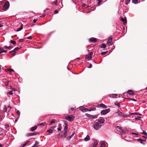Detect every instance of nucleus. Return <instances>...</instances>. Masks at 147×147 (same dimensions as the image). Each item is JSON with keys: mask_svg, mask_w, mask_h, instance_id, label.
<instances>
[{"mask_svg": "<svg viewBox=\"0 0 147 147\" xmlns=\"http://www.w3.org/2000/svg\"><path fill=\"white\" fill-rule=\"evenodd\" d=\"M116 113L118 114V115L119 116L122 117V116L123 114V113L121 112L119 110H118L116 112Z\"/></svg>", "mask_w": 147, "mask_h": 147, "instance_id": "nucleus-12", "label": "nucleus"}, {"mask_svg": "<svg viewBox=\"0 0 147 147\" xmlns=\"http://www.w3.org/2000/svg\"><path fill=\"white\" fill-rule=\"evenodd\" d=\"M129 115H128L127 114H125V115H122V117H123V118H125V117H129Z\"/></svg>", "mask_w": 147, "mask_h": 147, "instance_id": "nucleus-33", "label": "nucleus"}, {"mask_svg": "<svg viewBox=\"0 0 147 147\" xmlns=\"http://www.w3.org/2000/svg\"><path fill=\"white\" fill-rule=\"evenodd\" d=\"M22 29H23V25H21L20 27V28H18V29H17V30H16V31L17 32L20 31Z\"/></svg>", "mask_w": 147, "mask_h": 147, "instance_id": "nucleus-21", "label": "nucleus"}, {"mask_svg": "<svg viewBox=\"0 0 147 147\" xmlns=\"http://www.w3.org/2000/svg\"><path fill=\"white\" fill-rule=\"evenodd\" d=\"M140 117H137V118H136V120H140Z\"/></svg>", "mask_w": 147, "mask_h": 147, "instance_id": "nucleus-55", "label": "nucleus"}, {"mask_svg": "<svg viewBox=\"0 0 147 147\" xmlns=\"http://www.w3.org/2000/svg\"><path fill=\"white\" fill-rule=\"evenodd\" d=\"M107 44L109 45H112V38H109L107 42Z\"/></svg>", "mask_w": 147, "mask_h": 147, "instance_id": "nucleus-7", "label": "nucleus"}, {"mask_svg": "<svg viewBox=\"0 0 147 147\" xmlns=\"http://www.w3.org/2000/svg\"><path fill=\"white\" fill-rule=\"evenodd\" d=\"M129 114H130L131 115H137V114H138V115H141V114H138L137 113H129Z\"/></svg>", "mask_w": 147, "mask_h": 147, "instance_id": "nucleus-39", "label": "nucleus"}, {"mask_svg": "<svg viewBox=\"0 0 147 147\" xmlns=\"http://www.w3.org/2000/svg\"><path fill=\"white\" fill-rule=\"evenodd\" d=\"M86 58L88 60H90L92 58V57L90 55H88L86 57Z\"/></svg>", "mask_w": 147, "mask_h": 147, "instance_id": "nucleus-32", "label": "nucleus"}, {"mask_svg": "<svg viewBox=\"0 0 147 147\" xmlns=\"http://www.w3.org/2000/svg\"><path fill=\"white\" fill-rule=\"evenodd\" d=\"M96 108L95 107H93V108H92L90 110V111H91L92 110V111H95L96 110Z\"/></svg>", "mask_w": 147, "mask_h": 147, "instance_id": "nucleus-47", "label": "nucleus"}, {"mask_svg": "<svg viewBox=\"0 0 147 147\" xmlns=\"http://www.w3.org/2000/svg\"><path fill=\"white\" fill-rule=\"evenodd\" d=\"M127 93L131 95H134V92L131 90H129L127 91Z\"/></svg>", "mask_w": 147, "mask_h": 147, "instance_id": "nucleus-8", "label": "nucleus"}, {"mask_svg": "<svg viewBox=\"0 0 147 147\" xmlns=\"http://www.w3.org/2000/svg\"><path fill=\"white\" fill-rule=\"evenodd\" d=\"M105 120L102 117H101L99 120L98 121V122H99L101 124H103L104 123Z\"/></svg>", "mask_w": 147, "mask_h": 147, "instance_id": "nucleus-11", "label": "nucleus"}, {"mask_svg": "<svg viewBox=\"0 0 147 147\" xmlns=\"http://www.w3.org/2000/svg\"><path fill=\"white\" fill-rule=\"evenodd\" d=\"M30 142V141L29 140H28L26 141L24 144H25V145H26L27 144L29 143Z\"/></svg>", "mask_w": 147, "mask_h": 147, "instance_id": "nucleus-38", "label": "nucleus"}, {"mask_svg": "<svg viewBox=\"0 0 147 147\" xmlns=\"http://www.w3.org/2000/svg\"><path fill=\"white\" fill-rule=\"evenodd\" d=\"M27 38L28 39H31L32 38V37L31 36H30L27 37Z\"/></svg>", "mask_w": 147, "mask_h": 147, "instance_id": "nucleus-60", "label": "nucleus"}, {"mask_svg": "<svg viewBox=\"0 0 147 147\" xmlns=\"http://www.w3.org/2000/svg\"><path fill=\"white\" fill-rule=\"evenodd\" d=\"M7 52V51L6 50H3V49L0 47V54L2 53H6Z\"/></svg>", "mask_w": 147, "mask_h": 147, "instance_id": "nucleus-13", "label": "nucleus"}, {"mask_svg": "<svg viewBox=\"0 0 147 147\" xmlns=\"http://www.w3.org/2000/svg\"><path fill=\"white\" fill-rule=\"evenodd\" d=\"M68 128V127L67 125H66L64 128V131H67Z\"/></svg>", "mask_w": 147, "mask_h": 147, "instance_id": "nucleus-42", "label": "nucleus"}, {"mask_svg": "<svg viewBox=\"0 0 147 147\" xmlns=\"http://www.w3.org/2000/svg\"><path fill=\"white\" fill-rule=\"evenodd\" d=\"M98 141H95L94 143L92 144L91 147H97Z\"/></svg>", "mask_w": 147, "mask_h": 147, "instance_id": "nucleus-10", "label": "nucleus"}, {"mask_svg": "<svg viewBox=\"0 0 147 147\" xmlns=\"http://www.w3.org/2000/svg\"><path fill=\"white\" fill-rule=\"evenodd\" d=\"M47 132H49L50 134H52L53 133V129H49L47 131Z\"/></svg>", "mask_w": 147, "mask_h": 147, "instance_id": "nucleus-22", "label": "nucleus"}, {"mask_svg": "<svg viewBox=\"0 0 147 147\" xmlns=\"http://www.w3.org/2000/svg\"><path fill=\"white\" fill-rule=\"evenodd\" d=\"M7 110V109L5 106H4L3 107V111L4 112H6Z\"/></svg>", "mask_w": 147, "mask_h": 147, "instance_id": "nucleus-29", "label": "nucleus"}, {"mask_svg": "<svg viewBox=\"0 0 147 147\" xmlns=\"http://www.w3.org/2000/svg\"><path fill=\"white\" fill-rule=\"evenodd\" d=\"M90 140V137L88 135H87L84 138V140L85 141H88Z\"/></svg>", "mask_w": 147, "mask_h": 147, "instance_id": "nucleus-16", "label": "nucleus"}, {"mask_svg": "<svg viewBox=\"0 0 147 147\" xmlns=\"http://www.w3.org/2000/svg\"><path fill=\"white\" fill-rule=\"evenodd\" d=\"M142 134H144L145 135H147V133L146 131H143L142 132Z\"/></svg>", "mask_w": 147, "mask_h": 147, "instance_id": "nucleus-48", "label": "nucleus"}, {"mask_svg": "<svg viewBox=\"0 0 147 147\" xmlns=\"http://www.w3.org/2000/svg\"><path fill=\"white\" fill-rule=\"evenodd\" d=\"M36 134L34 133H31L27 134L28 136H31L35 135Z\"/></svg>", "mask_w": 147, "mask_h": 147, "instance_id": "nucleus-26", "label": "nucleus"}, {"mask_svg": "<svg viewBox=\"0 0 147 147\" xmlns=\"http://www.w3.org/2000/svg\"><path fill=\"white\" fill-rule=\"evenodd\" d=\"M87 116L88 117L90 118L94 119L96 118L98 116V115H91L88 114Z\"/></svg>", "mask_w": 147, "mask_h": 147, "instance_id": "nucleus-6", "label": "nucleus"}, {"mask_svg": "<svg viewBox=\"0 0 147 147\" xmlns=\"http://www.w3.org/2000/svg\"><path fill=\"white\" fill-rule=\"evenodd\" d=\"M99 106L103 108H105L107 107V106L104 104H101L99 105Z\"/></svg>", "mask_w": 147, "mask_h": 147, "instance_id": "nucleus-17", "label": "nucleus"}, {"mask_svg": "<svg viewBox=\"0 0 147 147\" xmlns=\"http://www.w3.org/2000/svg\"><path fill=\"white\" fill-rule=\"evenodd\" d=\"M70 110H71V111H74V109L73 108H70Z\"/></svg>", "mask_w": 147, "mask_h": 147, "instance_id": "nucleus-56", "label": "nucleus"}, {"mask_svg": "<svg viewBox=\"0 0 147 147\" xmlns=\"http://www.w3.org/2000/svg\"><path fill=\"white\" fill-rule=\"evenodd\" d=\"M37 126L36 125H35L34 126L31 128L30 130L31 131H33L35 130H36L37 129Z\"/></svg>", "mask_w": 147, "mask_h": 147, "instance_id": "nucleus-14", "label": "nucleus"}, {"mask_svg": "<svg viewBox=\"0 0 147 147\" xmlns=\"http://www.w3.org/2000/svg\"><path fill=\"white\" fill-rule=\"evenodd\" d=\"M137 140L138 141H142V142H145V141H146V140H142V139H141L140 138L137 139Z\"/></svg>", "mask_w": 147, "mask_h": 147, "instance_id": "nucleus-40", "label": "nucleus"}, {"mask_svg": "<svg viewBox=\"0 0 147 147\" xmlns=\"http://www.w3.org/2000/svg\"><path fill=\"white\" fill-rule=\"evenodd\" d=\"M74 134L73 133L72 134H71L70 136H68L66 138L67 140H70L71 138L74 136Z\"/></svg>", "mask_w": 147, "mask_h": 147, "instance_id": "nucleus-15", "label": "nucleus"}, {"mask_svg": "<svg viewBox=\"0 0 147 147\" xmlns=\"http://www.w3.org/2000/svg\"><path fill=\"white\" fill-rule=\"evenodd\" d=\"M80 110H81L83 112H87L88 111V109L86 108H85L83 109H81V108H80Z\"/></svg>", "mask_w": 147, "mask_h": 147, "instance_id": "nucleus-19", "label": "nucleus"}, {"mask_svg": "<svg viewBox=\"0 0 147 147\" xmlns=\"http://www.w3.org/2000/svg\"><path fill=\"white\" fill-rule=\"evenodd\" d=\"M39 143L38 142L35 141V143L34 144V145L32 147H35V146H37L38 145Z\"/></svg>", "mask_w": 147, "mask_h": 147, "instance_id": "nucleus-20", "label": "nucleus"}, {"mask_svg": "<svg viewBox=\"0 0 147 147\" xmlns=\"http://www.w3.org/2000/svg\"><path fill=\"white\" fill-rule=\"evenodd\" d=\"M9 81H7V82H5V86H7L8 85Z\"/></svg>", "mask_w": 147, "mask_h": 147, "instance_id": "nucleus-44", "label": "nucleus"}, {"mask_svg": "<svg viewBox=\"0 0 147 147\" xmlns=\"http://www.w3.org/2000/svg\"><path fill=\"white\" fill-rule=\"evenodd\" d=\"M7 70L9 72H14V70L12 69H7Z\"/></svg>", "mask_w": 147, "mask_h": 147, "instance_id": "nucleus-31", "label": "nucleus"}, {"mask_svg": "<svg viewBox=\"0 0 147 147\" xmlns=\"http://www.w3.org/2000/svg\"><path fill=\"white\" fill-rule=\"evenodd\" d=\"M57 0H56L55 1L53 2L52 3L53 5H57Z\"/></svg>", "mask_w": 147, "mask_h": 147, "instance_id": "nucleus-43", "label": "nucleus"}, {"mask_svg": "<svg viewBox=\"0 0 147 147\" xmlns=\"http://www.w3.org/2000/svg\"><path fill=\"white\" fill-rule=\"evenodd\" d=\"M19 49L20 48L19 47H16L13 50L16 52L17 51L19 50Z\"/></svg>", "mask_w": 147, "mask_h": 147, "instance_id": "nucleus-36", "label": "nucleus"}, {"mask_svg": "<svg viewBox=\"0 0 147 147\" xmlns=\"http://www.w3.org/2000/svg\"><path fill=\"white\" fill-rule=\"evenodd\" d=\"M26 145H25V144H23L21 145L20 146V147H24Z\"/></svg>", "mask_w": 147, "mask_h": 147, "instance_id": "nucleus-57", "label": "nucleus"}, {"mask_svg": "<svg viewBox=\"0 0 147 147\" xmlns=\"http://www.w3.org/2000/svg\"><path fill=\"white\" fill-rule=\"evenodd\" d=\"M45 124V123H39L38 124V126L39 125H43L44 126Z\"/></svg>", "mask_w": 147, "mask_h": 147, "instance_id": "nucleus-37", "label": "nucleus"}, {"mask_svg": "<svg viewBox=\"0 0 147 147\" xmlns=\"http://www.w3.org/2000/svg\"><path fill=\"white\" fill-rule=\"evenodd\" d=\"M62 129L61 125L60 123L58 124V127L57 128V129L59 131H60Z\"/></svg>", "mask_w": 147, "mask_h": 147, "instance_id": "nucleus-18", "label": "nucleus"}, {"mask_svg": "<svg viewBox=\"0 0 147 147\" xmlns=\"http://www.w3.org/2000/svg\"><path fill=\"white\" fill-rule=\"evenodd\" d=\"M96 40V38H91L89 39V41L90 42H94Z\"/></svg>", "mask_w": 147, "mask_h": 147, "instance_id": "nucleus-9", "label": "nucleus"}, {"mask_svg": "<svg viewBox=\"0 0 147 147\" xmlns=\"http://www.w3.org/2000/svg\"><path fill=\"white\" fill-rule=\"evenodd\" d=\"M121 21L124 24H126V20H125L123 18H121Z\"/></svg>", "mask_w": 147, "mask_h": 147, "instance_id": "nucleus-24", "label": "nucleus"}, {"mask_svg": "<svg viewBox=\"0 0 147 147\" xmlns=\"http://www.w3.org/2000/svg\"><path fill=\"white\" fill-rule=\"evenodd\" d=\"M16 53V52L13 50L10 52V54L12 55H13Z\"/></svg>", "mask_w": 147, "mask_h": 147, "instance_id": "nucleus-25", "label": "nucleus"}, {"mask_svg": "<svg viewBox=\"0 0 147 147\" xmlns=\"http://www.w3.org/2000/svg\"><path fill=\"white\" fill-rule=\"evenodd\" d=\"M93 54V53L92 52H91L90 53L89 55L90 56H91V55H92Z\"/></svg>", "mask_w": 147, "mask_h": 147, "instance_id": "nucleus-61", "label": "nucleus"}, {"mask_svg": "<svg viewBox=\"0 0 147 147\" xmlns=\"http://www.w3.org/2000/svg\"><path fill=\"white\" fill-rule=\"evenodd\" d=\"M106 45L105 44H103L100 46V48H105L106 47Z\"/></svg>", "mask_w": 147, "mask_h": 147, "instance_id": "nucleus-28", "label": "nucleus"}, {"mask_svg": "<svg viewBox=\"0 0 147 147\" xmlns=\"http://www.w3.org/2000/svg\"><path fill=\"white\" fill-rule=\"evenodd\" d=\"M54 13H58V11H57V10H55L54 11Z\"/></svg>", "mask_w": 147, "mask_h": 147, "instance_id": "nucleus-59", "label": "nucleus"}, {"mask_svg": "<svg viewBox=\"0 0 147 147\" xmlns=\"http://www.w3.org/2000/svg\"><path fill=\"white\" fill-rule=\"evenodd\" d=\"M16 113L19 116V115H20V111L18 110H17V111H16Z\"/></svg>", "mask_w": 147, "mask_h": 147, "instance_id": "nucleus-50", "label": "nucleus"}, {"mask_svg": "<svg viewBox=\"0 0 147 147\" xmlns=\"http://www.w3.org/2000/svg\"><path fill=\"white\" fill-rule=\"evenodd\" d=\"M112 95L113 96H112V98H115L117 96V94H112Z\"/></svg>", "mask_w": 147, "mask_h": 147, "instance_id": "nucleus-46", "label": "nucleus"}, {"mask_svg": "<svg viewBox=\"0 0 147 147\" xmlns=\"http://www.w3.org/2000/svg\"><path fill=\"white\" fill-rule=\"evenodd\" d=\"M4 47L6 49H9L11 48L12 47L11 46H9V47H7V46H5Z\"/></svg>", "mask_w": 147, "mask_h": 147, "instance_id": "nucleus-30", "label": "nucleus"}, {"mask_svg": "<svg viewBox=\"0 0 147 147\" xmlns=\"http://www.w3.org/2000/svg\"><path fill=\"white\" fill-rule=\"evenodd\" d=\"M92 65L91 64H90L89 67H88V68H91L92 67Z\"/></svg>", "mask_w": 147, "mask_h": 147, "instance_id": "nucleus-62", "label": "nucleus"}, {"mask_svg": "<svg viewBox=\"0 0 147 147\" xmlns=\"http://www.w3.org/2000/svg\"><path fill=\"white\" fill-rule=\"evenodd\" d=\"M9 94L10 95H12L13 94L12 91H10L9 92Z\"/></svg>", "mask_w": 147, "mask_h": 147, "instance_id": "nucleus-53", "label": "nucleus"}, {"mask_svg": "<svg viewBox=\"0 0 147 147\" xmlns=\"http://www.w3.org/2000/svg\"><path fill=\"white\" fill-rule=\"evenodd\" d=\"M110 111V109H107L101 111L100 112V113L102 115H105L109 112Z\"/></svg>", "mask_w": 147, "mask_h": 147, "instance_id": "nucleus-5", "label": "nucleus"}, {"mask_svg": "<svg viewBox=\"0 0 147 147\" xmlns=\"http://www.w3.org/2000/svg\"><path fill=\"white\" fill-rule=\"evenodd\" d=\"M65 118L66 120L70 122H72L74 120L75 117L73 115H71L65 116Z\"/></svg>", "mask_w": 147, "mask_h": 147, "instance_id": "nucleus-1", "label": "nucleus"}, {"mask_svg": "<svg viewBox=\"0 0 147 147\" xmlns=\"http://www.w3.org/2000/svg\"><path fill=\"white\" fill-rule=\"evenodd\" d=\"M130 1V0H127L125 4L127 5L129 3Z\"/></svg>", "mask_w": 147, "mask_h": 147, "instance_id": "nucleus-49", "label": "nucleus"}, {"mask_svg": "<svg viewBox=\"0 0 147 147\" xmlns=\"http://www.w3.org/2000/svg\"><path fill=\"white\" fill-rule=\"evenodd\" d=\"M115 105H117L118 107H120V104L119 103H118L117 104H115Z\"/></svg>", "mask_w": 147, "mask_h": 147, "instance_id": "nucleus-64", "label": "nucleus"}, {"mask_svg": "<svg viewBox=\"0 0 147 147\" xmlns=\"http://www.w3.org/2000/svg\"><path fill=\"white\" fill-rule=\"evenodd\" d=\"M101 125H100L98 123H94V129L96 130H98L99 129Z\"/></svg>", "mask_w": 147, "mask_h": 147, "instance_id": "nucleus-3", "label": "nucleus"}, {"mask_svg": "<svg viewBox=\"0 0 147 147\" xmlns=\"http://www.w3.org/2000/svg\"><path fill=\"white\" fill-rule=\"evenodd\" d=\"M9 3L8 2H6L4 6H3V9L4 11L6 10L9 8Z\"/></svg>", "mask_w": 147, "mask_h": 147, "instance_id": "nucleus-2", "label": "nucleus"}, {"mask_svg": "<svg viewBox=\"0 0 147 147\" xmlns=\"http://www.w3.org/2000/svg\"><path fill=\"white\" fill-rule=\"evenodd\" d=\"M4 1H2L0 2V8L2 7L3 6L2 5H3V4H4Z\"/></svg>", "mask_w": 147, "mask_h": 147, "instance_id": "nucleus-27", "label": "nucleus"}, {"mask_svg": "<svg viewBox=\"0 0 147 147\" xmlns=\"http://www.w3.org/2000/svg\"><path fill=\"white\" fill-rule=\"evenodd\" d=\"M67 131H64V137H66L67 136Z\"/></svg>", "mask_w": 147, "mask_h": 147, "instance_id": "nucleus-45", "label": "nucleus"}, {"mask_svg": "<svg viewBox=\"0 0 147 147\" xmlns=\"http://www.w3.org/2000/svg\"><path fill=\"white\" fill-rule=\"evenodd\" d=\"M106 53L107 52H103L101 53V55H105Z\"/></svg>", "mask_w": 147, "mask_h": 147, "instance_id": "nucleus-51", "label": "nucleus"}, {"mask_svg": "<svg viewBox=\"0 0 147 147\" xmlns=\"http://www.w3.org/2000/svg\"><path fill=\"white\" fill-rule=\"evenodd\" d=\"M101 2L102 1H100V0H98V6H100V4Z\"/></svg>", "mask_w": 147, "mask_h": 147, "instance_id": "nucleus-41", "label": "nucleus"}, {"mask_svg": "<svg viewBox=\"0 0 147 147\" xmlns=\"http://www.w3.org/2000/svg\"><path fill=\"white\" fill-rule=\"evenodd\" d=\"M100 147H108V144L107 142L105 141H100Z\"/></svg>", "mask_w": 147, "mask_h": 147, "instance_id": "nucleus-4", "label": "nucleus"}, {"mask_svg": "<svg viewBox=\"0 0 147 147\" xmlns=\"http://www.w3.org/2000/svg\"><path fill=\"white\" fill-rule=\"evenodd\" d=\"M23 41L24 39H21L19 40V41L20 42H23Z\"/></svg>", "mask_w": 147, "mask_h": 147, "instance_id": "nucleus-52", "label": "nucleus"}, {"mask_svg": "<svg viewBox=\"0 0 147 147\" xmlns=\"http://www.w3.org/2000/svg\"><path fill=\"white\" fill-rule=\"evenodd\" d=\"M5 128H6V129H7V128L8 127H9V125H8V124H6V125H5Z\"/></svg>", "mask_w": 147, "mask_h": 147, "instance_id": "nucleus-54", "label": "nucleus"}, {"mask_svg": "<svg viewBox=\"0 0 147 147\" xmlns=\"http://www.w3.org/2000/svg\"><path fill=\"white\" fill-rule=\"evenodd\" d=\"M37 19H34L33 20V22H34V23H36V21H37Z\"/></svg>", "mask_w": 147, "mask_h": 147, "instance_id": "nucleus-58", "label": "nucleus"}, {"mask_svg": "<svg viewBox=\"0 0 147 147\" xmlns=\"http://www.w3.org/2000/svg\"><path fill=\"white\" fill-rule=\"evenodd\" d=\"M56 120H55L54 119H53L52 120L50 121V123H49V125H51L53 123H54Z\"/></svg>", "mask_w": 147, "mask_h": 147, "instance_id": "nucleus-23", "label": "nucleus"}, {"mask_svg": "<svg viewBox=\"0 0 147 147\" xmlns=\"http://www.w3.org/2000/svg\"><path fill=\"white\" fill-rule=\"evenodd\" d=\"M132 2L135 4H136L138 3V0H132Z\"/></svg>", "mask_w": 147, "mask_h": 147, "instance_id": "nucleus-35", "label": "nucleus"}, {"mask_svg": "<svg viewBox=\"0 0 147 147\" xmlns=\"http://www.w3.org/2000/svg\"><path fill=\"white\" fill-rule=\"evenodd\" d=\"M124 131L123 130H121V133H122V134H123L124 133Z\"/></svg>", "mask_w": 147, "mask_h": 147, "instance_id": "nucleus-63", "label": "nucleus"}, {"mask_svg": "<svg viewBox=\"0 0 147 147\" xmlns=\"http://www.w3.org/2000/svg\"><path fill=\"white\" fill-rule=\"evenodd\" d=\"M10 42L11 43L13 44V45H15L16 44V42L13 40H11L10 41Z\"/></svg>", "mask_w": 147, "mask_h": 147, "instance_id": "nucleus-34", "label": "nucleus"}]
</instances>
